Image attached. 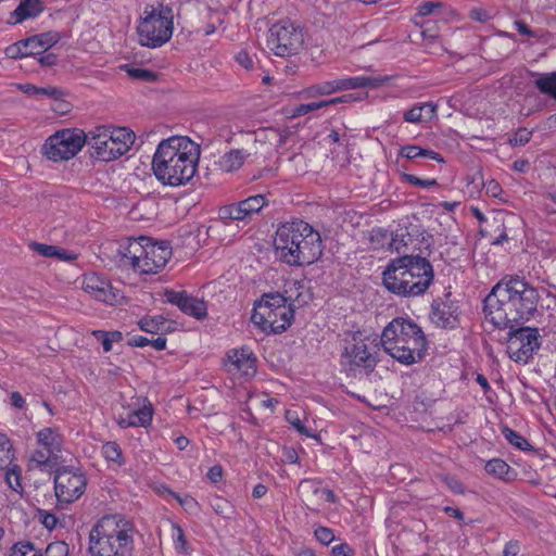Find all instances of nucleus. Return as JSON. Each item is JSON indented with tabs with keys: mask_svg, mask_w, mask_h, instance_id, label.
<instances>
[{
	"mask_svg": "<svg viewBox=\"0 0 556 556\" xmlns=\"http://www.w3.org/2000/svg\"><path fill=\"white\" fill-rule=\"evenodd\" d=\"M421 27H422L421 35L424 38L435 39L439 37V31H438L437 26L434 24H431L430 21L422 23Z\"/></svg>",
	"mask_w": 556,
	"mask_h": 556,
	"instance_id": "54",
	"label": "nucleus"
},
{
	"mask_svg": "<svg viewBox=\"0 0 556 556\" xmlns=\"http://www.w3.org/2000/svg\"><path fill=\"white\" fill-rule=\"evenodd\" d=\"M173 8L163 2L156 7L147 5L138 26L139 42L148 48H157L166 43L174 30Z\"/></svg>",
	"mask_w": 556,
	"mask_h": 556,
	"instance_id": "8",
	"label": "nucleus"
},
{
	"mask_svg": "<svg viewBox=\"0 0 556 556\" xmlns=\"http://www.w3.org/2000/svg\"><path fill=\"white\" fill-rule=\"evenodd\" d=\"M516 30L527 37L535 38L536 34L528 26V24L522 20H516L514 22Z\"/></svg>",
	"mask_w": 556,
	"mask_h": 556,
	"instance_id": "57",
	"label": "nucleus"
},
{
	"mask_svg": "<svg viewBox=\"0 0 556 556\" xmlns=\"http://www.w3.org/2000/svg\"><path fill=\"white\" fill-rule=\"evenodd\" d=\"M315 538L324 545H329L334 540V533L330 528L318 527L314 531Z\"/></svg>",
	"mask_w": 556,
	"mask_h": 556,
	"instance_id": "49",
	"label": "nucleus"
},
{
	"mask_svg": "<svg viewBox=\"0 0 556 556\" xmlns=\"http://www.w3.org/2000/svg\"><path fill=\"white\" fill-rule=\"evenodd\" d=\"M34 40L38 41L39 47L43 51H46L49 48L53 47L60 40V35L55 31H48V33L35 35V36L26 38V45L34 43L35 42Z\"/></svg>",
	"mask_w": 556,
	"mask_h": 556,
	"instance_id": "39",
	"label": "nucleus"
},
{
	"mask_svg": "<svg viewBox=\"0 0 556 556\" xmlns=\"http://www.w3.org/2000/svg\"><path fill=\"white\" fill-rule=\"evenodd\" d=\"M135 142V134L125 127H97L87 135L91 155L99 161L110 162L126 154Z\"/></svg>",
	"mask_w": 556,
	"mask_h": 556,
	"instance_id": "9",
	"label": "nucleus"
},
{
	"mask_svg": "<svg viewBox=\"0 0 556 556\" xmlns=\"http://www.w3.org/2000/svg\"><path fill=\"white\" fill-rule=\"evenodd\" d=\"M14 453L10 439L0 433V470L7 469L13 462Z\"/></svg>",
	"mask_w": 556,
	"mask_h": 556,
	"instance_id": "34",
	"label": "nucleus"
},
{
	"mask_svg": "<svg viewBox=\"0 0 556 556\" xmlns=\"http://www.w3.org/2000/svg\"><path fill=\"white\" fill-rule=\"evenodd\" d=\"M240 202L242 206L245 208L244 213L248 215L249 218L252 217L254 214H257L267 204V200L263 194L252 195Z\"/></svg>",
	"mask_w": 556,
	"mask_h": 556,
	"instance_id": "37",
	"label": "nucleus"
},
{
	"mask_svg": "<svg viewBox=\"0 0 556 556\" xmlns=\"http://www.w3.org/2000/svg\"><path fill=\"white\" fill-rule=\"evenodd\" d=\"M132 525L121 515L102 517L89 532L91 556H132Z\"/></svg>",
	"mask_w": 556,
	"mask_h": 556,
	"instance_id": "6",
	"label": "nucleus"
},
{
	"mask_svg": "<svg viewBox=\"0 0 556 556\" xmlns=\"http://www.w3.org/2000/svg\"><path fill=\"white\" fill-rule=\"evenodd\" d=\"M532 131L527 128H519L508 140L511 147L525 146L531 139Z\"/></svg>",
	"mask_w": 556,
	"mask_h": 556,
	"instance_id": "44",
	"label": "nucleus"
},
{
	"mask_svg": "<svg viewBox=\"0 0 556 556\" xmlns=\"http://www.w3.org/2000/svg\"><path fill=\"white\" fill-rule=\"evenodd\" d=\"M166 301L176 305L182 313L190 315L197 319L206 317L207 308L204 301L189 295L186 291H165Z\"/></svg>",
	"mask_w": 556,
	"mask_h": 556,
	"instance_id": "17",
	"label": "nucleus"
},
{
	"mask_svg": "<svg viewBox=\"0 0 556 556\" xmlns=\"http://www.w3.org/2000/svg\"><path fill=\"white\" fill-rule=\"evenodd\" d=\"M10 400H11V405L13 407H15L17 409H23L25 407V400L20 392H16V391L12 392Z\"/></svg>",
	"mask_w": 556,
	"mask_h": 556,
	"instance_id": "64",
	"label": "nucleus"
},
{
	"mask_svg": "<svg viewBox=\"0 0 556 556\" xmlns=\"http://www.w3.org/2000/svg\"><path fill=\"white\" fill-rule=\"evenodd\" d=\"M29 249L33 252L38 253L39 255L47 258H58L64 262H71L77 258V255L73 252H70L65 249L59 248L56 245H50L45 243H39L36 241H31L28 244Z\"/></svg>",
	"mask_w": 556,
	"mask_h": 556,
	"instance_id": "23",
	"label": "nucleus"
},
{
	"mask_svg": "<svg viewBox=\"0 0 556 556\" xmlns=\"http://www.w3.org/2000/svg\"><path fill=\"white\" fill-rule=\"evenodd\" d=\"M333 556H354L352 547L346 543H340L331 548Z\"/></svg>",
	"mask_w": 556,
	"mask_h": 556,
	"instance_id": "58",
	"label": "nucleus"
},
{
	"mask_svg": "<svg viewBox=\"0 0 556 556\" xmlns=\"http://www.w3.org/2000/svg\"><path fill=\"white\" fill-rule=\"evenodd\" d=\"M21 472L22 470L18 465L11 464L7 468L5 481L8 485L15 492H20L23 489L21 483Z\"/></svg>",
	"mask_w": 556,
	"mask_h": 556,
	"instance_id": "41",
	"label": "nucleus"
},
{
	"mask_svg": "<svg viewBox=\"0 0 556 556\" xmlns=\"http://www.w3.org/2000/svg\"><path fill=\"white\" fill-rule=\"evenodd\" d=\"M206 477L212 483H218L223 478V467L220 465L211 467Z\"/></svg>",
	"mask_w": 556,
	"mask_h": 556,
	"instance_id": "59",
	"label": "nucleus"
},
{
	"mask_svg": "<svg viewBox=\"0 0 556 556\" xmlns=\"http://www.w3.org/2000/svg\"><path fill=\"white\" fill-rule=\"evenodd\" d=\"M38 63L43 67L54 66L58 62V56L54 53L39 54Z\"/></svg>",
	"mask_w": 556,
	"mask_h": 556,
	"instance_id": "61",
	"label": "nucleus"
},
{
	"mask_svg": "<svg viewBox=\"0 0 556 556\" xmlns=\"http://www.w3.org/2000/svg\"><path fill=\"white\" fill-rule=\"evenodd\" d=\"M144 251L140 257L137 273L156 274L168 262L172 251L166 243H153L149 238L142 237Z\"/></svg>",
	"mask_w": 556,
	"mask_h": 556,
	"instance_id": "15",
	"label": "nucleus"
},
{
	"mask_svg": "<svg viewBox=\"0 0 556 556\" xmlns=\"http://www.w3.org/2000/svg\"><path fill=\"white\" fill-rule=\"evenodd\" d=\"M283 460L289 464H296L299 462V455L293 447L283 448Z\"/></svg>",
	"mask_w": 556,
	"mask_h": 556,
	"instance_id": "63",
	"label": "nucleus"
},
{
	"mask_svg": "<svg viewBox=\"0 0 556 556\" xmlns=\"http://www.w3.org/2000/svg\"><path fill=\"white\" fill-rule=\"evenodd\" d=\"M20 89L29 96L34 97H48L54 100L62 101L63 98L66 96V92L58 87L54 86H48V87H37L35 85L25 84L21 85Z\"/></svg>",
	"mask_w": 556,
	"mask_h": 556,
	"instance_id": "27",
	"label": "nucleus"
},
{
	"mask_svg": "<svg viewBox=\"0 0 556 556\" xmlns=\"http://www.w3.org/2000/svg\"><path fill=\"white\" fill-rule=\"evenodd\" d=\"M68 546L65 542L55 541L48 544L45 556H67Z\"/></svg>",
	"mask_w": 556,
	"mask_h": 556,
	"instance_id": "45",
	"label": "nucleus"
},
{
	"mask_svg": "<svg viewBox=\"0 0 556 556\" xmlns=\"http://www.w3.org/2000/svg\"><path fill=\"white\" fill-rule=\"evenodd\" d=\"M200 147L188 137L173 136L162 140L152 159V170L165 186L187 185L195 175Z\"/></svg>",
	"mask_w": 556,
	"mask_h": 556,
	"instance_id": "2",
	"label": "nucleus"
},
{
	"mask_svg": "<svg viewBox=\"0 0 556 556\" xmlns=\"http://www.w3.org/2000/svg\"><path fill=\"white\" fill-rule=\"evenodd\" d=\"M502 434L509 442V444H511L513 446L520 451L526 452L533 450L532 445L525 437H522L520 433L516 432L515 430L508 427L503 428Z\"/></svg>",
	"mask_w": 556,
	"mask_h": 556,
	"instance_id": "35",
	"label": "nucleus"
},
{
	"mask_svg": "<svg viewBox=\"0 0 556 556\" xmlns=\"http://www.w3.org/2000/svg\"><path fill=\"white\" fill-rule=\"evenodd\" d=\"M437 113V105L432 102L416 104L410 110L406 111L403 118L407 123H424L431 121Z\"/></svg>",
	"mask_w": 556,
	"mask_h": 556,
	"instance_id": "24",
	"label": "nucleus"
},
{
	"mask_svg": "<svg viewBox=\"0 0 556 556\" xmlns=\"http://www.w3.org/2000/svg\"><path fill=\"white\" fill-rule=\"evenodd\" d=\"M383 350L404 365L420 362L427 352V339L421 328L412 319L396 317L383 329L380 337Z\"/></svg>",
	"mask_w": 556,
	"mask_h": 556,
	"instance_id": "5",
	"label": "nucleus"
},
{
	"mask_svg": "<svg viewBox=\"0 0 556 556\" xmlns=\"http://www.w3.org/2000/svg\"><path fill=\"white\" fill-rule=\"evenodd\" d=\"M298 492L306 506L312 508V505L318 504L320 501L323 492L321 483L313 479H303L299 483Z\"/></svg>",
	"mask_w": 556,
	"mask_h": 556,
	"instance_id": "25",
	"label": "nucleus"
},
{
	"mask_svg": "<svg viewBox=\"0 0 556 556\" xmlns=\"http://www.w3.org/2000/svg\"><path fill=\"white\" fill-rule=\"evenodd\" d=\"M152 420V410L151 408L143 407L128 414L127 418L122 419L119 425L123 428L127 427H146Z\"/></svg>",
	"mask_w": 556,
	"mask_h": 556,
	"instance_id": "29",
	"label": "nucleus"
},
{
	"mask_svg": "<svg viewBox=\"0 0 556 556\" xmlns=\"http://www.w3.org/2000/svg\"><path fill=\"white\" fill-rule=\"evenodd\" d=\"M38 443L49 453H59L62 447L61 435L52 428H45L37 433Z\"/></svg>",
	"mask_w": 556,
	"mask_h": 556,
	"instance_id": "26",
	"label": "nucleus"
},
{
	"mask_svg": "<svg viewBox=\"0 0 556 556\" xmlns=\"http://www.w3.org/2000/svg\"><path fill=\"white\" fill-rule=\"evenodd\" d=\"M87 486V479L80 469L61 467L55 471L54 490L59 502L73 503L77 501Z\"/></svg>",
	"mask_w": 556,
	"mask_h": 556,
	"instance_id": "14",
	"label": "nucleus"
},
{
	"mask_svg": "<svg viewBox=\"0 0 556 556\" xmlns=\"http://www.w3.org/2000/svg\"><path fill=\"white\" fill-rule=\"evenodd\" d=\"M142 237L123 241L116 251V262L119 267L137 270L140 257L144 251Z\"/></svg>",
	"mask_w": 556,
	"mask_h": 556,
	"instance_id": "18",
	"label": "nucleus"
},
{
	"mask_svg": "<svg viewBox=\"0 0 556 556\" xmlns=\"http://www.w3.org/2000/svg\"><path fill=\"white\" fill-rule=\"evenodd\" d=\"M87 144V135L79 129H62L50 136L43 144V154L53 162L73 159Z\"/></svg>",
	"mask_w": 556,
	"mask_h": 556,
	"instance_id": "11",
	"label": "nucleus"
},
{
	"mask_svg": "<svg viewBox=\"0 0 556 556\" xmlns=\"http://www.w3.org/2000/svg\"><path fill=\"white\" fill-rule=\"evenodd\" d=\"M433 279L434 273L430 262L426 257L413 254L391 260L382 273L386 289L403 298L424 294Z\"/></svg>",
	"mask_w": 556,
	"mask_h": 556,
	"instance_id": "4",
	"label": "nucleus"
},
{
	"mask_svg": "<svg viewBox=\"0 0 556 556\" xmlns=\"http://www.w3.org/2000/svg\"><path fill=\"white\" fill-rule=\"evenodd\" d=\"M287 420L301 433L306 437H312L308 429L301 422L298 416H294L292 412L288 410L286 415Z\"/></svg>",
	"mask_w": 556,
	"mask_h": 556,
	"instance_id": "53",
	"label": "nucleus"
},
{
	"mask_svg": "<svg viewBox=\"0 0 556 556\" xmlns=\"http://www.w3.org/2000/svg\"><path fill=\"white\" fill-rule=\"evenodd\" d=\"M539 293L520 277L504 278L484 299L485 317L497 328L529 320L536 311Z\"/></svg>",
	"mask_w": 556,
	"mask_h": 556,
	"instance_id": "1",
	"label": "nucleus"
},
{
	"mask_svg": "<svg viewBox=\"0 0 556 556\" xmlns=\"http://www.w3.org/2000/svg\"><path fill=\"white\" fill-rule=\"evenodd\" d=\"M102 454L108 462L114 463L117 466H123L125 459L121 446L116 442H106L102 445Z\"/></svg>",
	"mask_w": 556,
	"mask_h": 556,
	"instance_id": "36",
	"label": "nucleus"
},
{
	"mask_svg": "<svg viewBox=\"0 0 556 556\" xmlns=\"http://www.w3.org/2000/svg\"><path fill=\"white\" fill-rule=\"evenodd\" d=\"M535 88L543 94L556 100V71L545 74H536Z\"/></svg>",
	"mask_w": 556,
	"mask_h": 556,
	"instance_id": "32",
	"label": "nucleus"
},
{
	"mask_svg": "<svg viewBox=\"0 0 556 556\" xmlns=\"http://www.w3.org/2000/svg\"><path fill=\"white\" fill-rule=\"evenodd\" d=\"M211 506L217 515L227 519H230L235 513L233 506L227 500L219 496L212 501Z\"/></svg>",
	"mask_w": 556,
	"mask_h": 556,
	"instance_id": "42",
	"label": "nucleus"
},
{
	"mask_svg": "<svg viewBox=\"0 0 556 556\" xmlns=\"http://www.w3.org/2000/svg\"><path fill=\"white\" fill-rule=\"evenodd\" d=\"M274 245L280 260L291 266L313 264L324 249L319 232L301 219L280 225Z\"/></svg>",
	"mask_w": 556,
	"mask_h": 556,
	"instance_id": "3",
	"label": "nucleus"
},
{
	"mask_svg": "<svg viewBox=\"0 0 556 556\" xmlns=\"http://www.w3.org/2000/svg\"><path fill=\"white\" fill-rule=\"evenodd\" d=\"M173 529L175 531L173 534V538H174L176 548L185 552L187 541H186V536H185V533H184L181 527L178 525H174Z\"/></svg>",
	"mask_w": 556,
	"mask_h": 556,
	"instance_id": "52",
	"label": "nucleus"
},
{
	"mask_svg": "<svg viewBox=\"0 0 556 556\" xmlns=\"http://www.w3.org/2000/svg\"><path fill=\"white\" fill-rule=\"evenodd\" d=\"M404 179L410 185L418 186L420 188H429L438 186L437 179H421L413 174H404Z\"/></svg>",
	"mask_w": 556,
	"mask_h": 556,
	"instance_id": "48",
	"label": "nucleus"
},
{
	"mask_svg": "<svg viewBox=\"0 0 556 556\" xmlns=\"http://www.w3.org/2000/svg\"><path fill=\"white\" fill-rule=\"evenodd\" d=\"M380 344L377 336L366 334L365 331L354 332L342 352V366L349 372L361 368L367 374L372 372L379 363Z\"/></svg>",
	"mask_w": 556,
	"mask_h": 556,
	"instance_id": "10",
	"label": "nucleus"
},
{
	"mask_svg": "<svg viewBox=\"0 0 556 556\" xmlns=\"http://www.w3.org/2000/svg\"><path fill=\"white\" fill-rule=\"evenodd\" d=\"M228 359L236 369L242 371L244 375H253L256 371V358L248 349L231 350L228 353Z\"/></svg>",
	"mask_w": 556,
	"mask_h": 556,
	"instance_id": "22",
	"label": "nucleus"
},
{
	"mask_svg": "<svg viewBox=\"0 0 556 556\" xmlns=\"http://www.w3.org/2000/svg\"><path fill=\"white\" fill-rule=\"evenodd\" d=\"M56 454L49 453V451H46L43 447L41 450L36 451V453L33 456V460L37 462L40 465L48 464L52 457H55Z\"/></svg>",
	"mask_w": 556,
	"mask_h": 556,
	"instance_id": "56",
	"label": "nucleus"
},
{
	"mask_svg": "<svg viewBox=\"0 0 556 556\" xmlns=\"http://www.w3.org/2000/svg\"><path fill=\"white\" fill-rule=\"evenodd\" d=\"M236 60L237 62L243 66L244 68L247 70H251L253 67V61L251 59V56L249 55L248 52L245 51H240L237 55H236Z\"/></svg>",
	"mask_w": 556,
	"mask_h": 556,
	"instance_id": "62",
	"label": "nucleus"
},
{
	"mask_svg": "<svg viewBox=\"0 0 556 556\" xmlns=\"http://www.w3.org/2000/svg\"><path fill=\"white\" fill-rule=\"evenodd\" d=\"M443 3L440 1H426L418 5V16L441 15Z\"/></svg>",
	"mask_w": 556,
	"mask_h": 556,
	"instance_id": "43",
	"label": "nucleus"
},
{
	"mask_svg": "<svg viewBox=\"0 0 556 556\" xmlns=\"http://www.w3.org/2000/svg\"><path fill=\"white\" fill-rule=\"evenodd\" d=\"M421 148L418 146H405L400 150V155L406 159L420 157Z\"/></svg>",
	"mask_w": 556,
	"mask_h": 556,
	"instance_id": "55",
	"label": "nucleus"
},
{
	"mask_svg": "<svg viewBox=\"0 0 556 556\" xmlns=\"http://www.w3.org/2000/svg\"><path fill=\"white\" fill-rule=\"evenodd\" d=\"M321 108H325V103H321V101L306 103V104H299L292 110L291 116L292 117L302 116V115H305L312 111H315V110H318Z\"/></svg>",
	"mask_w": 556,
	"mask_h": 556,
	"instance_id": "46",
	"label": "nucleus"
},
{
	"mask_svg": "<svg viewBox=\"0 0 556 556\" xmlns=\"http://www.w3.org/2000/svg\"><path fill=\"white\" fill-rule=\"evenodd\" d=\"M302 30L289 20L274 24L269 29L268 47L278 56L296 54L303 45Z\"/></svg>",
	"mask_w": 556,
	"mask_h": 556,
	"instance_id": "13",
	"label": "nucleus"
},
{
	"mask_svg": "<svg viewBox=\"0 0 556 556\" xmlns=\"http://www.w3.org/2000/svg\"><path fill=\"white\" fill-rule=\"evenodd\" d=\"M302 94H304L307 98H314V97H318V96H328L329 94L328 85L326 84V81L312 85L308 88H306L302 92Z\"/></svg>",
	"mask_w": 556,
	"mask_h": 556,
	"instance_id": "47",
	"label": "nucleus"
},
{
	"mask_svg": "<svg viewBox=\"0 0 556 556\" xmlns=\"http://www.w3.org/2000/svg\"><path fill=\"white\" fill-rule=\"evenodd\" d=\"M5 54H7V56H9L11 59L30 56V54L27 51H25L24 46H22V40L8 47L5 49Z\"/></svg>",
	"mask_w": 556,
	"mask_h": 556,
	"instance_id": "51",
	"label": "nucleus"
},
{
	"mask_svg": "<svg viewBox=\"0 0 556 556\" xmlns=\"http://www.w3.org/2000/svg\"><path fill=\"white\" fill-rule=\"evenodd\" d=\"M166 321V318L162 315L144 316L139 320L138 325L142 331L149 333H159L163 331Z\"/></svg>",
	"mask_w": 556,
	"mask_h": 556,
	"instance_id": "33",
	"label": "nucleus"
},
{
	"mask_svg": "<svg viewBox=\"0 0 556 556\" xmlns=\"http://www.w3.org/2000/svg\"><path fill=\"white\" fill-rule=\"evenodd\" d=\"M121 70L125 71L131 78L152 83L157 80V73L147 70V68H139L134 67L129 64H124L121 66Z\"/></svg>",
	"mask_w": 556,
	"mask_h": 556,
	"instance_id": "38",
	"label": "nucleus"
},
{
	"mask_svg": "<svg viewBox=\"0 0 556 556\" xmlns=\"http://www.w3.org/2000/svg\"><path fill=\"white\" fill-rule=\"evenodd\" d=\"M485 471L504 481H511L516 477V472L507 463L500 458H493L485 464Z\"/></svg>",
	"mask_w": 556,
	"mask_h": 556,
	"instance_id": "28",
	"label": "nucleus"
},
{
	"mask_svg": "<svg viewBox=\"0 0 556 556\" xmlns=\"http://www.w3.org/2000/svg\"><path fill=\"white\" fill-rule=\"evenodd\" d=\"M247 156L243 150H231L222 156L219 165L225 172H233L242 166Z\"/></svg>",
	"mask_w": 556,
	"mask_h": 556,
	"instance_id": "30",
	"label": "nucleus"
},
{
	"mask_svg": "<svg viewBox=\"0 0 556 556\" xmlns=\"http://www.w3.org/2000/svg\"><path fill=\"white\" fill-rule=\"evenodd\" d=\"M540 333L538 328L518 327L509 328L507 338V354L516 363L527 364L540 349Z\"/></svg>",
	"mask_w": 556,
	"mask_h": 556,
	"instance_id": "12",
	"label": "nucleus"
},
{
	"mask_svg": "<svg viewBox=\"0 0 556 556\" xmlns=\"http://www.w3.org/2000/svg\"><path fill=\"white\" fill-rule=\"evenodd\" d=\"M430 318L439 327H454L457 320L456 309L446 302L434 301L431 306Z\"/></svg>",
	"mask_w": 556,
	"mask_h": 556,
	"instance_id": "20",
	"label": "nucleus"
},
{
	"mask_svg": "<svg viewBox=\"0 0 556 556\" xmlns=\"http://www.w3.org/2000/svg\"><path fill=\"white\" fill-rule=\"evenodd\" d=\"M294 309L287 299L278 293H266L254 305L252 323L266 333H281L290 327Z\"/></svg>",
	"mask_w": 556,
	"mask_h": 556,
	"instance_id": "7",
	"label": "nucleus"
},
{
	"mask_svg": "<svg viewBox=\"0 0 556 556\" xmlns=\"http://www.w3.org/2000/svg\"><path fill=\"white\" fill-rule=\"evenodd\" d=\"M244 210L245 208L239 201L236 203L222 206L218 211V216L225 224L235 220H244L249 218L248 215L244 213Z\"/></svg>",
	"mask_w": 556,
	"mask_h": 556,
	"instance_id": "31",
	"label": "nucleus"
},
{
	"mask_svg": "<svg viewBox=\"0 0 556 556\" xmlns=\"http://www.w3.org/2000/svg\"><path fill=\"white\" fill-rule=\"evenodd\" d=\"M83 289L96 300L105 304L115 305L124 300L119 289L114 288L109 280L96 273L84 276Z\"/></svg>",
	"mask_w": 556,
	"mask_h": 556,
	"instance_id": "16",
	"label": "nucleus"
},
{
	"mask_svg": "<svg viewBox=\"0 0 556 556\" xmlns=\"http://www.w3.org/2000/svg\"><path fill=\"white\" fill-rule=\"evenodd\" d=\"M388 80L387 77H365V76H358V77H350V78H338L333 80L326 81L328 85V91L329 94L337 92V91H343V90H350V89H357V88H378L381 85H383Z\"/></svg>",
	"mask_w": 556,
	"mask_h": 556,
	"instance_id": "19",
	"label": "nucleus"
},
{
	"mask_svg": "<svg viewBox=\"0 0 556 556\" xmlns=\"http://www.w3.org/2000/svg\"><path fill=\"white\" fill-rule=\"evenodd\" d=\"M520 552V543L519 541L511 540L506 543L503 556H517Z\"/></svg>",
	"mask_w": 556,
	"mask_h": 556,
	"instance_id": "60",
	"label": "nucleus"
},
{
	"mask_svg": "<svg viewBox=\"0 0 556 556\" xmlns=\"http://www.w3.org/2000/svg\"><path fill=\"white\" fill-rule=\"evenodd\" d=\"M38 517L41 523L49 530H52L58 525V518L54 514L47 511L45 509L38 510Z\"/></svg>",
	"mask_w": 556,
	"mask_h": 556,
	"instance_id": "50",
	"label": "nucleus"
},
{
	"mask_svg": "<svg viewBox=\"0 0 556 556\" xmlns=\"http://www.w3.org/2000/svg\"><path fill=\"white\" fill-rule=\"evenodd\" d=\"M11 556H42V554L31 542L20 541L12 546Z\"/></svg>",
	"mask_w": 556,
	"mask_h": 556,
	"instance_id": "40",
	"label": "nucleus"
},
{
	"mask_svg": "<svg viewBox=\"0 0 556 556\" xmlns=\"http://www.w3.org/2000/svg\"><path fill=\"white\" fill-rule=\"evenodd\" d=\"M45 10L42 0H22L17 8L11 13L10 24H18L28 18L38 16Z\"/></svg>",
	"mask_w": 556,
	"mask_h": 556,
	"instance_id": "21",
	"label": "nucleus"
}]
</instances>
